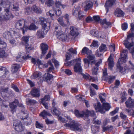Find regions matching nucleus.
Masks as SVG:
<instances>
[{
    "mask_svg": "<svg viewBox=\"0 0 134 134\" xmlns=\"http://www.w3.org/2000/svg\"><path fill=\"white\" fill-rule=\"evenodd\" d=\"M128 51L126 50H124L121 53V58L119 59L118 61V65L117 67L119 70V71L121 73L124 74L125 69L120 66V65L126 62L127 57V54Z\"/></svg>",
    "mask_w": 134,
    "mask_h": 134,
    "instance_id": "1",
    "label": "nucleus"
},
{
    "mask_svg": "<svg viewBox=\"0 0 134 134\" xmlns=\"http://www.w3.org/2000/svg\"><path fill=\"white\" fill-rule=\"evenodd\" d=\"M64 126L69 127L71 129L74 131L76 130L79 131H81L82 129L80 124H79L78 123H76L73 121L71 122L70 123L65 124Z\"/></svg>",
    "mask_w": 134,
    "mask_h": 134,
    "instance_id": "2",
    "label": "nucleus"
},
{
    "mask_svg": "<svg viewBox=\"0 0 134 134\" xmlns=\"http://www.w3.org/2000/svg\"><path fill=\"white\" fill-rule=\"evenodd\" d=\"M132 37H134V34H129L127 37L126 40L124 41V44L126 47L130 49V48L134 46V42H132Z\"/></svg>",
    "mask_w": 134,
    "mask_h": 134,
    "instance_id": "3",
    "label": "nucleus"
},
{
    "mask_svg": "<svg viewBox=\"0 0 134 134\" xmlns=\"http://www.w3.org/2000/svg\"><path fill=\"white\" fill-rule=\"evenodd\" d=\"M87 57V59L85 58L83 59L85 66L86 68L89 67L90 64L92 65L97 63L96 60L95 59V56L94 54L88 55Z\"/></svg>",
    "mask_w": 134,
    "mask_h": 134,
    "instance_id": "4",
    "label": "nucleus"
},
{
    "mask_svg": "<svg viewBox=\"0 0 134 134\" xmlns=\"http://www.w3.org/2000/svg\"><path fill=\"white\" fill-rule=\"evenodd\" d=\"M4 13L3 16H0V22H3L4 21L9 20L11 18H13L12 14L10 12L9 8H6L4 10Z\"/></svg>",
    "mask_w": 134,
    "mask_h": 134,
    "instance_id": "5",
    "label": "nucleus"
},
{
    "mask_svg": "<svg viewBox=\"0 0 134 134\" xmlns=\"http://www.w3.org/2000/svg\"><path fill=\"white\" fill-rule=\"evenodd\" d=\"M81 60L80 58L75 59L74 69V71L78 73H81L82 72V66H81Z\"/></svg>",
    "mask_w": 134,
    "mask_h": 134,
    "instance_id": "6",
    "label": "nucleus"
},
{
    "mask_svg": "<svg viewBox=\"0 0 134 134\" xmlns=\"http://www.w3.org/2000/svg\"><path fill=\"white\" fill-rule=\"evenodd\" d=\"M54 34L57 38L60 40L65 41L67 39L66 35L64 32L61 30L55 31L54 32Z\"/></svg>",
    "mask_w": 134,
    "mask_h": 134,
    "instance_id": "7",
    "label": "nucleus"
},
{
    "mask_svg": "<svg viewBox=\"0 0 134 134\" xmlns=\"http://www.w3.org/2000/svg\"><path fill=\"white\" fill-rule=\"evenodd\" d=\"M39 21L41 23L42 27L44 30L47 31L49 29V23L47 22V19L43 17L39 18Z\"/></svg>",
    "mask_w": 134,
    "mask_h": 134,
    "instance_id": "8",
    "label": "nucleus"
},
{
    "mask_svg": "<svg viewBox=\"0 0 134 134\" xmlns=\"http://www.w3.org/2000/svg\"><path fill=\"white\" fill-rule=\"evenodd\" d=\"M95 115L94 112L93 110L90 111L87 110L86 111H84V119L86 121L89 120V116L93 117V118L96 116Z\"/></svg>",
    "mask_w": 134,
    "mask_h": 134,
    "instance_id": "9",
    "label": "nucleus"
},
{
    "mask_svg": "<svg viewBox=\"0 0 134 134\" xmlns=\"http://www.w3.org/2000/svg\"><path fill=\"white\" fill-rule=\"evenodd\" d=\"M13 125L15 127V130L18 131H20L23 130L22 123L18 120H14L13 122Z\"/></svg>",
    "mask_w": 134,
    "mask_h": 134,
    "instance_id": "10",
    "label": "nucleus"
},
{
    "mask_svg": "<svg viewBox=\"0 0 134 134\" xmlns=\"http://www.w3.org/2000/svg\"><path fill=\"white\" fill-rule=\"evenodd\" d=\"M25 20L21 19L18 21L16 23L15 26L17 29H22L23 27L25 28Z\"/></svg>",
    "mask_w": 134,
    "mask_h": 134,
    "instance_id": "11",
    "label": "nucleus"
},
{
    "mask_svg": "<svg viewBox=\"0 0 134 134\" xmlns=\"http://www.w3.org/2000/svg\"><path fill=\"white\" fill-rule=\"evenodd\" d=\"M68 51L71 53H67L66 55V60H68L70 59V58L72 56L71 54H77V52L76 49H73L72 48H71L70 49H69Z\"/></svg>",
    "mask_w": 134,
    "mask_h": 134,
    "instance_id": "12",
    "label": "nucleus"
},
{
    "mask_svg": "<svg viewBox=\"0 0 134 134\" xmlns=\"http://www.w3.org/2000/svg\"><path fill=\"white\" fill-rule=\"evenodd\" d=\"M101 63V61H98L95 64V66L92 70V74L93 75H96L97 74L98 66Z\"/></svg>",
    "mask_w": 134,
    "mask_h": 134,
    "instance_id": "13",
    "label": "nucleus"
},
{
    "mask_svg": "<svg viewBox=\"0 0 134 134\" xmlns=\"http://www.w3.org/2000/svg\"><path fill=\"white\" fill-rule=\"evenodd\" d=\"M10 4V2L8 0H1L0 1V6L4 8L9 7Z\"/></svg>",
    "mask_w": 134,
    "mask_h": 134,
    "instance_id": "14",
    "label": "nucleus"
},
{
    "mask_svg": "<svg viewBox=\"0 0 134 134\" xmlns=\"http://www.w3.org/2000/svg\"><path fill=\"white\" fill-rule=\"evenodd\" d=\"M8 73V71L6 68L0 66V77H5Z\"/></svg>",
    "mask_w": 134,
    "mask_h": 134,
    "instance_id": "15",
    "label": "nucleus"
},
{
    "mask_svg": "<svg viewBox=\"0 0 134 134\" xmlns=\"http://www.w3.org/2000/svg\"><path fill=\"white\" fill-rule=\"evenodd\" d=\"M113 56V54H111L108 59V68L111 70H112V68L114 65Z\"/></svg>",
    "mask_w": 134,
    "mask_h": 134,
    "instance_id": "16",
    "label": "nucleus"
},
{
    "mask_svg": "<svg viewBox=\"0 0 134 134\" xmlns=\"http://www.w3.org/2000/svg\"><path fill=\"white\" fill-rule=\"evenodd\" d=\"M30 93L33 97H38L40 96L39 90L37 88L32 89Z\"/></svg>",
    "mask_w": 134,
    "mask_h": 134,
    "instance_id": "17",
    "label": "nucleus"
},
{
    "mask_svg": "<svg viewBox=\"0 0 134 134\" xmlns=\"http://www.w3.org/2000/svg\"><path fill=\"white\" fill-rule=\"evenodd\" d=\"M99 23L105 29L108 28V26L111 25V23L107 21L106 19H105L100 20Z\"/></svg>",
    "mask_w": 134,
    "mask_h": 134,
    "instance_id": "18",
    "label": "nucleus"
},
{
    "mask_svg": "<svg viewBox=\"0 0 134 134\" xmlns=\"http://www.w3.org/2000/svg\"><path fill=\"white\" fill-rule=\"evenodd\" d=\"M18 103V100L15 99L13 102L10 104V107L12 109V112L13 113L15 111L14 109L16 108Z\"/></svg>",
    "mask_w": 134,
    "mask_h": 134,
    "instance_id": "19",
    "label": "nucleus"
},
{
    "mask_svg": "<svg viewBox=\"0 0 134 134\" xmlns=\"http://www.w3.org/2000/svg\"><path fill=\"white\" fill-rule=\"evenodd\" d=\"M45 34L42 29L38 30L36 32V35L37 38H43L44 37Z\"/></svg>",
    "mask_w": 134,
    "mask_h": 134,
    "instance_id": "20",
    "label": "nucleus"
},
{
    "mask_svg": "<svg viewBox=\"0 0 134 134\" xmlns=\"http://www.w3.org/2000/svg\"><path fill=\"white\" fill-rule=\"evenodd\" d=\"M115 2L114 0H108L106 2L105 6L107 10V12L108 10V9L109 7H111Z\"/></svg>",
    "mask_w": 134,
    "mask_h": 134,
    "instance_id": "21",
    "label": "nucleus"
},
{
    "mask_svg": "<svg viewBox=\"0 0 134 134\" xmlns=\"http://www.w3.org/2000/svg\"><path fill=\"white\" fill-rule=\"evenodd\" d=\"M83 78L85 79L86 80L88 81H93L97 80V77L94 78V77H92L88 74H82Z\"/></svg>",
    "mask_w": 134,
    "mask_h": 134,
    "instance_id": "22",
    "label": "nucleus"
},
{
    "mask_svg": "<svg viewBox=\"0 0 134 134\" xmlns=\"http://www.w3.org/2000/svg\"><path fill=\"white\" fill-rule=\"evenodd\" d=\"M41 49L43 55L45 54L48 49V46L47 44L44 43H42L40 45Z\"/></svg>",
    "mask_w": 134,
    "mask_h": 134,
    "instance_id": "23",
    "label": "nucleus"
},
{
    "mask_svg": "<svg viewBox=\"0 0 134 134\" xmlns=\"http://www.w3.org/2000/svg\"><path fill=\"white\" fill-rule=\"evenodd\" d=\"M70 34L72 36H76L79 34L78 29L74 27H71Z\"/></svg>",
    "mask_w": 134,
    "mask_h": 134,
    "instance_id": "24",
    "label": "nucleus"
},
{
    "mask_svg": "<svg viewBox=\"0 0 134 134\" xmlns=\"http://www.w3.org/2000/svg\"><path fill=\"white\" fill-rule=\"evenodd\" d=\"M115 15L118 17L123 16L124 15L123 12L121 10L119 9H116L114 13Z\"/></svg>",
    "mask_w": 134,
    "mask_h": 134,
    "instance_id": "25",
    "label": "nucleus"
},
{
    "mask_svg": "<svg viewBox=\"0 0 134 134\" xmlns=\"http://www.w3.org/2000/svg\"><path fill=\"white\" fill-rule=\"evenodd\" d=\"M96 109L99 111L100 113L102 114L104 113H105V110L103 109V107H101V104L99 102L97 103V105L95 107Z\"/></svg>",
    "mask_w": 134,
    "mask_h": 134,
    "instance_id": "26",
    "label": "nucleus"
},
{
    "mask_svg": "<svg viewBox=\"0 0 134 134\" xmlns=\"http://www.w3.org/2000/svg\"><path fill=\"white\" fill-rule=\"evenodd\" d=\"M84 4L85 5V10L86 11L89 10L92 5V2L90 1H86L84 2Z\"/></svg>",
    "mask_w": 134,
    "mask_h": 134,
    "instance_id": "27",
    "label": "nucleus"
},
{
    "mask_svg": "<svg viewBox=\"0 0 134 134\" xmlns=\"http://www.w3.org/2000/svg\"><path fill=\"white\" fill-rule=\"evenodd\" d=\"M125 103L127 107H131V106H133L134 101L131 99V97H130L128 100L125 102Z\"/></svg>",
    "mask_w": 134,
    "mask_h": 134,
    "instance_id": "28",
    "label": "nucleus"
},
{
    "mask_svg": "<svg viewBox=\"0 0 134 134\" xmlns=\"http://www.w3.org/2000/svg\"><path fill=\"white\" fill-rule=\"evenodd\" d=\"M41 77V74L40 72L36 71L31 76L32 79H38Z\"/></svg>",
    "mask_w": 134,
    "mask_h": 134,
    "instance_id": "29",
    "label": "nucleus"
},
{
    "mask_svg": "<svg viewBox=\"0 0 134 134\" xmlns=\"http://www.w3.org/2000/svg\"><path fill=\"white\" fill-rule=\"evenodd\" d=\"M19 65L18 64H14L12 65L11 71L15 73L19 68Z\"/></svg>",
    "mask_w": 134,
    "mask_h": 134,
    "instance_id": "30",
    "label": "nucleus"
},
{
    "mask_svg": "<svg viewBox=\"0 0 134 134\" xmlns=\"http://www.w3.org/2000/svg\"><path fill=\"white\" fill-rule=\"evenodd\" d=\"M55 10L53 9L50 10L48 12L46 13V14L48 15H49L52 20H54L56 18V17L55 16Z\"/></svg>",
    "mask_w": 134,
    "mask_h": 134,
    "instance_id": "31",
    "label": "nucleus"
},
{
    "mask_svg": "<svg viewBox=\"0 0 134 134\" xmlns=\"http://www.w3.org/2000/svg\"><path fill=\"white\" fill-rule=\"evenodd\" d=\"M29 37V36H25L23 37L21 39V44L24 45L28 43Z\"/></svg>",
    "mask_w": 134,
    "mask_h": 134,
    "instance_id": "32",
    "label": "nucleus"
},
{
    "mask_svg": "<svg viewBox=\"0 0 134 134\" xmlns=\"http://www.w3.org/2000/svg\"><path fill=\"white\" fill-rule=\"evenodd\" d=\"M40 116H42L44 119L46 118L47 116H50L51 115L49 112H48L45 110H43L40 114Z\"/></svg>",
    "mask_w": 134,
    "mask_h": 134,
    "instance_id": "33",
    "label": "nucleus"
},
{
    "mask_svg": "<svg viewBox=\"0 0 134 134\" xmlns=\"http://www.w3.org/2000/svg\"><path fill=\"white\" fill-rule=\"evenodd\" d=\"M75 114L77 117H82L83 119L85 118L84 117V111H82V112L79 113L78 110H75Z\"/></svg>",
    "mask_w": 134,
    "mask_h": 134,
    "instance_id": "34",
    "label": "nucleus"
},
{
    "mask_svg": "<svg viewBox=\"0 0 134 134\" xmlns=\"http://www.w3.org/2000/svg\"><path fill=\"white\" fill-rule=\"evenodd\" d=\"M26 102L27 104L29 105H34L36 104L37 103L36 100L29 98H27L26 99Z\"/></svg>",
    "mask_w": 134,
    "mask_h": 134,
    "instance_id": "35",
    "label": "nucleus"
},
{
    "mask_svg": "<svg viewBox=\"0 0 134 134\" xmlns=\"http://www.w3.org/2000/svg\"><path fill=\"white\" fill-rule=\"evenodd\" d=\"M32 11L37 13H40L41 12V9L39 7H37L35 5H33L31 7Z\"/></svg>",
    "mask_w": 134,
    "mask_h": 134,
    "instance_id": "36",
    "label": "nucleus"
},
{
    "mask_svg": "<svg viewBox=\"0 0 134 134\" xmlns=\"http://www.w3.org/2000/svg\"><path fill=\"white\" fill-rule=\"evenodd\" d=\"M38 28V27L34 24H32L28 27H26L27 29H29L31 30L35 31Z\"/></svg>",
    "mask_w": 134,
    "mask_h": 134,
    "instance_id": "37",
    "label": "nucleus"
},
{
    "mask_svg": "<svg viewBox=\"0 0 134 134\" xmlns=\"http://www.w3.org/2000/svg\"><path fill=\"white\" fill-rule=\"evenodd\" d=\"M106 97V95L105 93L100 94L99 96V98L102 103L105 102V98Z\"/></svg>",
    "mask_w": 134,
    "mask_h": 134,
    "instance_id": "38",
    "label": "nucleus"
},
{
    "mask_svg": "<svg viewBox=\"0 0 134 134\" xmlns=\"http://www.w3.org/2000/svg\"><path fill=\"white\" fill-rule=\"evenodd\" d=\"M51 111L53 114L56 116H58L60 114V112L55 108H52L51 109Z\"/></svg>",
    "mask_w": 134,
    "mask_h": 134,
    "instance_id": "39",
    "label": "nucleus"
},
{
    "mask_svg": "<svg viewBox=\"0 0 134 134\" xmlns=\"http://www.w3.org/2000/svg\"><path fill=\"white\" fill-rule=\"evenodd\" d=\"M105 102H104L102 103L103 104V109H104L105 111L109 110L110 108V106L109 104L107 103H105Z\"/></svg>",
    "mask_w": 134,
    "mask_h": 134,
    "instance_id": "40",
    "label": "nucleus"
},
{
    "mask_svg": "<svg viewBox=\"0 0 134 134\" xmlns=\"http://www.w3.org/2000/svg\"><path fill=\"white\" fill-rule=\"evenodd\" d=\"M63 16H61L58 18L57 20L59 24L63 27H66L67 25L63 22Z\"/></svg>",
    "mask_w": 134,
    "mask_h": 134,
    "instance_id": "41",
    "label": "nucleus"
},
{
    "mask_svg": "<svg viewBox=\"0 0 134 134\" xmlns=\"http://www.w3.org/2000/svg\"><path fill=\"white\" fill-rule=\"evenodd\" d=\"M67 60H66L65 59V61L66 63H64V65L66 66H71L73 64H75V59L74 60H72L70 61L69 62L66 61Z\"/></svg>",
    "mask_w": 134,
    "mask_h": 134,
    "instance_id": "42",
    "label": "nucleus"
},
{
    "mask_svg": "<svg viewBox=\"0 0 134 134\" xmlns=\"http://www.w3.org/2000/svg\"><path fill=\"white\" fill-rule=\"evenodd\" d=\"M7 56V54H6L5 51L2 49H0V58H6Z\"/></svg>",
    "mask_w": 134,
    "mask_h": 134,
    "instance_id": "43",
    "label": "nucleus"
},
{
    "mask_svg": "<svg viewBox=\"0 0 134 134\" xmlns=\"http://www.w3.org/2000/svg\"><path fill=\"white\" fill-rule=\"evenodd\" d=\"M22 113L23 114V117L22 119H25L28 117V113L26 110H23L22 111Z\"/></svg>",
    "mask_w": 134,
    "mask_h": 134,
    "instance_id": "44",
    "label": "nucleus"
},
{
    "mask_svg": "<svg viewBox=\"0 0 134 134\" xmlns=\"http://www.w3.org/2000/svg\"><path fill=\"white\" fill-rule=\"evenodd\" d=\"M11 36L10 32L8 31H5L3 34V37L6 39H8Z\"/></svg>",
    "mask_w": 134,
    "mask_h": 134,
    "instance_id": "45",
    "label": "nucleus"
},
{
    "mask_svg": "<svg viewBox=\"0 0 134 134\" xmlns=\"http://www.w3.org/2000/svg\"><path fill=\"white\" fill-rule=\"evenodd\" d=\"M32 10L31 7H27L25 9V14L27 15L31 14L32 13Z\"/></svg>",
    "mask_w": 134,
    "mask_h": 134,
    "instance_id": "46",
    "label": "nucleus"
},
{
    "mask_svg": "<svg viewBox=\"0 0 134 134\" xmlns=\"http://www.w3.org/2000/svg\"><path fill=\"white\" fill-rule=\"evenodd\" d=\"M100 52H101L107 50V48L105 44H102L99 48Z\"/></svg>",
    "mask_w": 134,
    "mask_h": 134,
    "instance_id": "47",
    "label": "nucleus"
},
{
    "mask_svg": "<svg viewBox=\"0 0 134 134\" xmlns=\"http://www.w3.org/2000/svg\"><path fill=\"white\" fill-rule=\"evenodd\" d=\"M50 97L49 95H45L44 97L41 99V103L46 102V101H48L50 99Z\"/></svg>",
    "mask_w": 134,
    "mask_h": 134,
    "instance_id": "48",
    "label": "nucleus"
},
{
    "mask_svg": "<svg viewBox=\"0 0 134 134\" xmlns=\"http://www.w3.org/2000/svg\"><path fill=\"white\" fill-rule=\"evenodd\" d=\"M54 3V2L52 0H47L45 2V4L49 7L52 6Z\"/></svg>",
    "mask_w": 134,
    "mask_h": 134,
    "instance_id": "49",
    "label": "nucleus"
},
{
    "mask_svg": "<svg viewBox=\"0 0 134 134\" xmlns=\"http://www.w3.org/2000/svg\"><path fill=\"white\" fill-rule=\"evenodd\" d=\"M53 76L52 75L49 73H47L45 79L49 83V81L53 78Z\"/></svg>",
    "mask_w": 134,
    "mask_h": 134,
    "instance_id": "50",
    "label": "nucleus"
},
{
    "mask_svg": "<svg viewBox=\"0 0 134 134\" xmlns=\"http://www.w3.org/2000/svg\"><path fill=\"white\" fill-rule=\"evenodd\" d=\"M36 127L37 128L41 129L43 128V125L41 123L39 122L38 121H36L35 124Z\"/></svg>",
    "mask_w": 134,
    "mask_h": 134,
    "instance_id": "51",
    "label": "nucleus"
},
{
    "mask_svg": "<svg viewBox=\"0 0 134 134\" xmlns=\"http://www.w3.org/2000/svg\"><path fill=\"white\" fill-rule=\"evenodd\" d=\"M9 88H8L0 87V92L1 94L7 93Z\"/></svg>",
    "mask_w": 134,
    "mask_h": 134,
    "instance_id": "52",
    "label": "nucleus"
},
{
    "mask_svg": "<svg viewBox=\"0 0 134 134\" xmlns=\"http://www.w3.org/2000/svg\"><path fill=\"white\" fill-rule=\"evenodd\" d=\"M78 14V18L79 19L82 20L84 16V15H83L84 13L82 11H80L79 12Z\"/></svg>",
    "mask_w": 134,
    "mask_h": 134,
    "instance_id": "53",
    "label": "nucleus"
},
{
    "mask_svg": "<svg viewBox=\"0 0 134 134\" xmlns=\"http://www.w3.org/2000/svg\"><path fill=\"white\" fill-rule=\"evenodd\" d=\"M24 45H25L26 47L25 49L27 52L28 51V50H30L33 49V47L31 45H29L28 43Z\"/></svg>",
    "mask_w": 134,
    "mask_h": 134,
    "instance_id": "54",
    "label": "nucleus"
},
{
    "mask_svg": "<svg viewBox=\"0 0 134 134\" xmlns=\"http://www.w3.org/2000/svg\"><path fill=\"white\" fill-rule=\"evenodd\" d=\"M96 116L93 118L94 119L93 120V123L95 124L100 125L101 123L100 120L98 119H96Z\"/></svg>",
    "mask_w": 134,
    "mask_h": 134,
    "instance_id": "55",
    "label": "nucleus"
},
{
    "mask_svg": "<svg viewBox=\"0 0 134 134\" xmlns=\"http://www.w3.org/2000/svg\"><path fill=\"white\" fill-rule=\"evenodd\" d=\"M9 43L12 45H16V41L13 38H12L9 40Z\"/></svg>",
    "mask_w": 134,
    "mask_h": 134,
    "instance_id": "56",
    "label": "nucleus"
},
{
    "mask_svg": "<svg viewBox=\"0 0 134 134\" xmlns=\"http://www.w3.org/2000/svg\"><path fill=\"white\" fill-rule=\"evenodd\" d=\"M0 44L2 46V47L4 49H5L7 47L6 43L2 40L0 41Z\"/></svg>",
    "mask_w": 134,
    "mask_h": 134,
    "instance_id": "57",
    "label": "nucleus"
},
{
    "mask_svg": "<svg viewBox=\"0 0 134 134\" xmlns=\"http://www.w3.org/2000/svg\"><path fill=\"white\" fill-rule=\"evenodd\" d=\"M98 31L95 30H93L90 31V33L91 34L94 36H97Z\"/></svg>",
    "mask_w": 134,
    "mask_h": 134,
    "instance_id": "58",
    "label": "nucleus"
},
{
    "mask_svg": "<svg viewBox=\"0 0 134 134\" xmlns=\"http://www.w3.org/2000/svg\"><path fill=\"white\" fill-rule=\"evenodd\" d=\"M83 96L80 95H77L76 96V99L80 100L83 101L85 100V99L83 98Z\"/></svg>",
    "mask_w": 134,
    "mask_h": 134,
    "instance_id": "59",
    "label": "nucleus"
},
{
    "mask_svg": "<svg viewBox=\"0 0 134 134\" xmlns=\"http://www.w3.org/2000/svg\"><path fill=\"white\" fill-rule=\"evenodd\" d=\"M110 122V121L109 119L106 118L104 121L103 122V125L105 126L108 123Z\"/></svg>",
    "mask_w": 134,
    "mask_h": 134,
    "instance_id": "60",
    "label": "nucleus"
},
{
    "mask_svg": "<svg viewBox=\"0 0 134 134\" xmlns=\"http://www.w3.org/2000/svg\"><path fill=\"white\" fill-rule=\"evenodd\" d=\"M93 18L95 21L98 22L100 21V20L99 17L98 16H93Z\"/></svg>",
    "mask_w": 134,
    "mask_h": 134,
    "instance_id": "61",
    "label": "nucleus"
},
{
    "mask_svg": "<svg viewBox=\"0 0 134 134\" xmlns=\"http://www.w3.org/2000/svg\"><path fill=\"white\" fill-rule=\"evenodd\" d=\"M56 7H59L62 5L61 2L58 0H57L55 3Z\"/></svg>",
    "mask_w": 134,
    "mask_h": 134,
    "instance_id": "62",
    "label": "nucleus"
},
{
    "mask_svg": "<svg viewBox=\"0 0 134 134\" xmlns=\"http://www.w3.org/2000/svg\"><path fill=\"white\" fill-rule=\"evenodd\" d=\"M119 108H116L115 110L114 111H112L110 113V114L111 116L114 115V114L117 112L119 110Z\"/></svg>",
    "mask_w": 134,
    "mask_h": 134,
    "instance_id": "63",
    "label": "nucleus"
},
{
    "mask_svg": "<svg viewBox=\"0 0 134 134\" xmlns=\"http://www.w3.org/2000/svg\"><path fill=\"white\" fill-rule=\"evenodd\" d=\"M114 79V77H111L108 79L107 80V81L109 83H111L113 82Z\"/></svg>",
    "mask_w": 134,
    "mask_h": 134,
    "instance_id": "64",
    "label": "nucleus"
}]
</instances>
